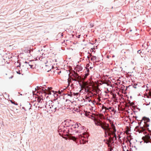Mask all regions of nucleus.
Here are the masks:
<instances>
[{"label":"nucleus","mask_w":151,"mask_h":151,"mask_svg":"<svg viewBox=\"0 0 151 151\" xmlns=\"http://www.w3.org/2000/svg\"><path fill=\"white\" fill-rule=\"evenodd\" d=\"M45 107L50 112L55 111L57 107L56 104L51 100H49L47 102Z\"/></svg>","instance_id":"obj_1"},{"label":"nucleus","mask_w":151,"mask_h":151,"mask_svg":"<svg viewBox=\"0 0 151 151\" xmlns=\"http://www.w3.org/2000/svg\"><path fill=\"white\" fill-rule=\"evenodd\" d=\"M129 98H128V99L127 100L126 106V108L128 109L127 111L129 113H130L131 114H132V102H131L130 100L129 99Z\"/></svg>","instance_id":"obj_2"},{"label":"nucleus","mask_w":151,"mask_h":151,"mask_svg":"<svg viewBox=\"0 0 151 151\" xmlns=\"http://www.w3.org/2000/svg\"><path fill=\"white\" fill-rule=\"evenodd\" d=\"M126 133V134H127V139L128 141L129 142L130 144V147H131V145L132 144V143L131 142L132 138L131 136V133L130 132H131V130L129 128V127H127L126 128V130L125 131Z\"/></svg>","instance_id":"obj_3"},{"label":"nucleus","mask_w":151,"mask_h":151,"mask_svg":"<svg viewBox=\"0 0 151 151\" xmlns=\"http://www.w3.org/2000/svg\"><path fill=\"white\" fill-rule=\"evenodd\" d=\"M101 126L105 131V134L107 133L108 135H110L109 132H111V128L109 127L108 124H106V123H103Z\"/></svg>","instance_id":"obj_4"},{"label":"nucleus","mask_w":151,"mask_h":151,"mask_svg":"<svg viewBox=\"0 0 151 151\" xmlns=\"http://www.w3.org/2000/svg\"><path fill=\"white\" fill-rule=\"evenodd\" d=\"M144 123L145 124L143 125V126L141 127L140 129H138V127H136L134 131L136 132H137L138 131L139 133L144 131L145 130V128H147L149 126V125L147 124V123Z\"/></svg>","instance_id":"obj_5"},{"label":"nucleus","mask_w":151,"mask_h":151,"mask_svg":"<svg viewBox=\"0 0 151 151\" xmlns=\"http://www.w3.org/2000/svg\"><path fill=\"white\" fill-rule=\"evenodd\" d=\"M111 127H112V129H110L111 132H109L110 133V135L111 134H113L114 135V137H115V139H116V135L115 134V133L116 132V129H115V127L114 125L113 124H111Z\"/></svg>","instance_id":"obj_6"},{"label":"nucleus","mask_w":151,"mask_h":151,"mask_svg":"<svg viewBox=\"0 0 151 151\" xmlns=\"http://www.w3.org/2000/svg\"><path fill=\"white\" fill-rule=\"evenodd\" d=\"M52 93H53V95L54 94V91H50L49 90L45 89V90L43 92V94L46 96V98H47L48 96H46L47 94L48 95H51L52 94Z\"/></svg>","instance_id":"obj_7"},{"label":"nucleus","mask_w":151,"mask_h":151,"mask_svg":"<svg viewBox=\"0 0 151 151\" xmlns=\"http://www.w3.org/2000/svg\"><path fill=\"white\" fill-rule=\"evenodd\" d=\"M142 139L146 143L150 142V137L148 135H146L145 137H143Z\"/></svg>","instance_id":"obj_8"},{"label":"nucleus","mask_w":151,"mask_h":151,"mask_svg":"<svg viewBox=\"0 0 151 151\" xmlns=\"http://www.w3.org/2000/svg\"><path fill=\"white\" fill-rule=\"evenodd\" d=\"M109 136V139L108 142L109 143H111L112 141L113 140L114 138L115 140H116V138L115 139V137H114V135L113 134H111Z\"/></svg>","instance_id":"obj_9"},{"label":"nucleus","mask_w":151,"mask_h":151,"mask_svg":"<svg viewBox=\"0 0 151 151\" xmlns=\"http://www.w3.org/2000/svg\"><path fill=\"white\" fill-rule=\"evenodd\" d=\"M74 76L75 78L74 79L72 78L73 80L76 81H78L79 82V81L80 79V77L78 75V74L76 73L75 74Z\"/></svg>","instance_id":"obj_10"},{"label":"nucleus","mask_w":151,"mask_h":151,"mask_svg":"<svg viewBox=\"0 0 151 151\" xmlns=\"http://www.w3.org/2000/svg\"><path fill=\"white\" fill-rule=\"evenodd\" d=\"M79 125H81L80 124L76 123L75 124L73 125L72 126V129L76 130V129L78 128Z\"/></svg>","instance_id":"obj_11"},{"label":"nucleus","mask_w":151,"mask_h":151,"mask_svg":"<svg viewBox=\"0 0 151 151\" xmlns=\"http://www.w3.org/2000/svg\"><path fill=\"white\" fill-rule=\"evenodd\" d=\"M95 122V124L96 125L99 126H101L103 123V122L99 120H96Z\"/></svg>","instance_id":"obj_12"},{"label":"nucleus","mask_w":151,"mask_h":151,"mask_svg":"<svg viewBox=\"0 0 151 151\" xmlns=\"http://www.w3.org/2000/svg\"><path fill=\"white\" fill-rule=\"evenodd\" d=\"M142 120H144V123L149 122L150 121V120L148 118L145 117H143L142 118Z\"/></svg>","instance_id":"obj_13"},{"label":"nucleus","mask_w":151,"mask_h":151,"mask_svg":"<svg viewBox=\"0 0 151 151\" xmlns=\"http://www.w3.org/2000/svg\"><path fill=\"white\" fill-rule=\"evenodd\" d=\"M89 70L88 69H87L86 73L85 75V76H83V77L82 78V80H84L86 78L87 76L89 74Z\"/></svg>","instance_id":"obj_14"},{"label":"nucleus","mask_w":151,"mask_h":151,"mask_svg":"<svg viewBox=\"0 0 151 151\" xmlns=\"http://www.w3.org/2000/svg\"><path fill=\"white\" fill-rule=\"evenodd\" d=\"M69 139H70L73 140L74 141H76V138L73 136H70L69 137Z\"/></svg>","instance_id":"obj_15"},{"label":"nucleus","mask_w":151,"mask_h":151,"mask_svg":"<svg viewBox=\"0 0 151 151\" xmlns=\"http://www.w3.org/2000/svg\"><path fill=\"white\" fill-rule=\"evenodd\" d=\"M96 56H93L91 58V60L92 61H94L96 59Z\"/></svg>","instance_id":"obj_16"},{"label":"nucleus","mask_w":151,"mask_h":151,"mask_svg":"<svg viewBox=\"0 0 151 151\" xmlns=\"http://www.w3.org/2000/svg\"><path fill=\"white\" fill-rule=\"evenodd\" d=\"M134 86H133L134 88H137L139 87L138 85H137V84L136 83H134Z\"/></svg>","instance_id":"obj_17"},{"label":"nucleus","mask_w":151,"mask_h":151,"mask_svg":"<svg viewBox=\"0 0 151 151\" xmlns=\"http://www.w3.org/2000/svg\"><path fill=\"white\" fill-rule=\"evenodd\" d=\"M102 109H104L105 110V111H106L108 110V108H107L106 107L104 106H102Z\"/></svg>","instance_id":"obj_18"},{"label":"nucleus","mask_w":151,"mask_h":151,"mask_svg":"<svg viewBox=\"0 0 151 151\" xmlns=\"http://www.w3.org/2000/svg\"><path fill=\"white\" fill-rule=\"evenodd\" d=\"M132 104H133V111L135 112V111H134V109L135 110V108H136V109H137V108L136 107H135L133 106L134 105V103L133 102Z\"/></svg>","instance_id":"obj_19"},{"label":"nucleus","mask_w":151,"mask_h":151,"mask_svg":"<svg viewBox=\"0 0 151 151\" xmlns=\"http://www.w3.org/2000/svg\"><path fill=\"white\" fill-rule=\"evenodd\" d=\"M52 87H48L47 90H49V91H52Z\"/></svg>","instance_id":"obj_20"},{"label":"nucleus","mask_w":151,"mask_h":151,"mask_svg":"<svg viewBox=\"0 0 151 151\" xmlns=\"http://www.w3.org/2000/svg\"><path fill=\"white\" fill-rule=\"evenodd\" d=\"M148 94L149 95V96H151V92L150 91H149L147 93H146V94Z\"/></svg>","instance_id":"obj_21"},{"label":"nucleus","mask_w":151,"mask_h":151,"mask_svg":"<svg viewBox=\"0 0 151 151\" xmlns=\"http://www.w3.org/2000/svg\"><path fill=\"white\" fill-rule=\"evenodd\" d=\"M72 94H73V96H74L78 95V93H72Z\"/></svg>","instance_id":"obj_22"},{"label":"nucleus","mask_w":151,"mask_h":151,"mask_svg":"<svg viewBox=\"0 0 151 151\" xmlns=\"http://www.w3.org/2000/svg\"><path fill=\"white\" fill-rule=\"evenodd\" d=\"M68 95L70 96V97H72L73 96L72 93H71L70 94H68Z\"/></svg>","instance_id":"obj_23"},{"label":"nucleus","mask_w":151,"mask_h":151,"mask_svg":"<svg viewBox=\"0 0 151 151\" xmlns=\"http://www.w3.org/2000/svg\"><path fill=\"white\" fill-rule=\"evenodd\" d=\"M79 137L80 138H81L83 137V136L81 135H80L79 136Z\"/></svg>","instance_id":"obj_24"},{"label":"nucleus","mask_w":151,"mask_h":151,"mask_svg":"<svg viewBox=\"0 0 151 151\" xmlns=\"http://www.w3.org/2000/svg\"><path fill=\"white\" fill-rule=\"evenodd\" d=\"M43 100L41 98L40 99H39V102H42V101Z\"/></svg>","instance_id":"obj_25"},{"label":"nucleus","mask_w":151,"mask_h":151,"mask_svg":"<svg viewBox=\"0 0 151 151\" xmlns=\"http://www.w3.org/2000/svg\"><path fill=\"white\" fill-rule=\"evenodd\" d=\"M137 52L138 53L140 54V53L141 52V51L140 50H139L137 51ZM140 55H141V54H140Z\"/></svg>","instance_id":"obj_26"},{"label":"nucleus","mask_w":151,"mask_h":151,"mask_svg":"<svg viewBox=\"0 0 151 151\" xmlns=\"http://www.w3.org/2000/svg\"><path fill=\"white\" fill-rule=\"evenodd\" d=\"M11 101V103H12L13 104H15V102H14L12 101H11H11Z\"/></svg>","instance_id":"obj_27"},{"label":"nucleus","mask_w":151,"mask_h":151,"mask_svg":"<svg viewBox=\"0 0 151 151\" xmlns=\"http://www.w3.org/2000/svg\"><path fill=\"white\" fill-rule=\"evenodd\" d=\"M112 148H109V151H112Z\"/></svg>","instance_id":"obj_28"},{"label":"nucleus","mask_w":151,"mask_h":151,"mask_svg":"<svg viewBox=\"0 0 151 151\" xmlns=\"http://www.w3.org/2000/svg\"><path fill=\"white\" fill-rule=\"evenodd\" d=\"M111 107H109V108H108V110H109V109H111Z\"/></svg>","instance_id":"obj_29"},{"label":"nucleus","mask_w":151,"mask_h":151,"mask_svg":"<svg viewBox=\"0 0 151 151\" xmlns=\"http://www.w3.org/2000/svg\"><path fill=\"white\" fill-rule=\"evenodd\" d=\"M30 65L31 66V67H31V68H32V65Z\"/></svg>","instance_id":"obj_30"},{"label":"nucleus","mask_w":151,"mask_h":151,"mask_svg":"<svg viewBox=\"0 0 151 151\" xmlns=\"http://www.w3.org/2000/svg\"><path fill=\"white\" fill-rule=\"evenodd\" d=\"M58 92H59V93H61L60 92V91H58Z\"/></svg>","instance_id":"obj_31"},{"label":"nucleus","mask_w":151,"mask_h":151,"mask_svg":"<svg viewBox=\"0 0 151 151\" xmlns=\"http://www.w3.org/2000/svg\"><path fill=\"white\" fill-rule=\"evenodd\" d=\"M131 98H132V96H130V99H131Z\"/></svg>","instance_id":"obj_32"},{"label":"nucleus","mask_w":151,"mask_h":151,"mask_svg":"<svg viewBox=\"0 0 151 151\" xmlns=\"http://www.w3.org/2000/svg\"><path fill=\"white\" fill-rule=\"evenodd\" d=\"M149 91V90H147H147H146V91Z\"/></svg>","instance_id":"obj_33"},{"label":"nucleus","mask_w":151,"mask_h":151,"mask_svg":"<svg viewBox=\"0 0 151 151\" xmlns=\"http://www.w3.org/2000/svg\"><path fill=\"white\" fill-rule=\"evenodd\" d=\"M90 101H91V99H90L89 100H88V101H89V102H90Z\"/></svg>","instance_id":"obj_34"},{"label":"nucleus","mask_w":151,"mask_h":151,"mask_svg":"<svg viewBox=\"0 0 151 151\" xmlns=\"http://www.w3.org/2000/svg\"><path fill=\"white\" fill-rule=\"evenodd\" d=\"M83 85H86V84H85V83H83Z\"/></svg>","instance_id":"obj_35"},{"label":"nucleus","mask_w":151,"mask_h":151,"mask_svg":"<svg viewBox=\"0 0 151 151\" xmlns=\"http://www.w3.org/2000/svg\"><path fill=\"white\" fill-rule=\"evenodd\" d=\"M120 138V137L119 136V139Z\"/></svg>","instance_id":"obj_36"},{"label":"nucleus","mask_w":151,"mask_h":151,"mask_svg":"<svg viewBox=\"0 0 151 151\" xmlns=\"http://www.w3.org/2000/svg\"><path fill=\"white\" fill-rule=\"evenodd\" d=\"M147 98H149V96H147Z\"/></svg>","instance_id":"obj_37"},{"label":"nucleus","mask_w":151,"mask_h":151,"mask_svg":"<svg viewBox=\"0 0 151 151\" xmlns=\"http://www.w3.org/2000/svg\"><path fill=\"white\" fill-rule=\"evenodd\" d=\"M27 63V62H25V63Z\"/></svg>","instance_id":"obj_38"},{"label":"nucleus","mask_w":151,"mask_h":151,"mask_svg":"<svg viewBox=\"0 0 151 151\" xmlns=\"http://www.w3.org/2000/svg\"><path fill=\"white\" fill-rule=\"evenodd\" d=\"M150 109H151V108H150Z\"/></svg>","instance_id":"obj_39"}]
</instances>
